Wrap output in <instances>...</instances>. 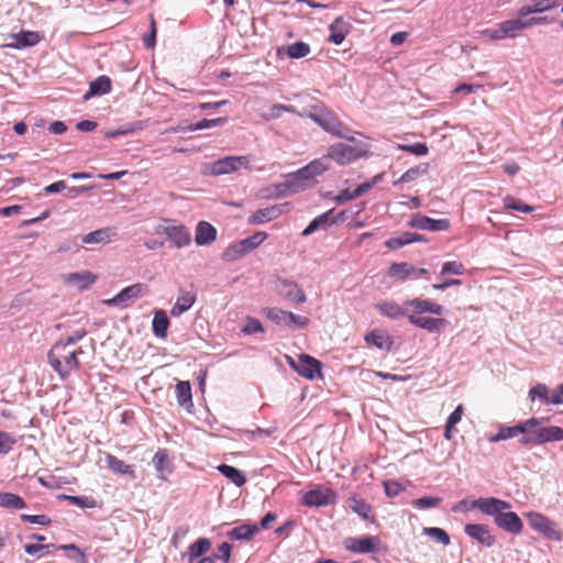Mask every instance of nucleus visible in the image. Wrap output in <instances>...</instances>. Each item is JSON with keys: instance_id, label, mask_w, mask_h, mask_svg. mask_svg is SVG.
<instances>
[{"instance_id": "obj_41", "label": "nucleus", "mask_w": 563, "mask_h": 563, "mask_svg": "<svg viewBox=\"0 0 563 563\" xmlns=\"http://www.w3.org/2000/svg\"><path fill=\"white\" fill-rule=\"evenodd\" d=\"M330 32L329 41L335 45H340L345 40L347 30L345 23L341 19H336L330 25Z\"/></svg>"}, {"instance_id": "obj_10", "label": "nucleus", "mask_w": 563, "mask_h": 563, "mask_svg": "<svg viewBox=\"0 0 563 563\" xmlns=\"http://www.w3.org/2000/svg\"><path fill=\"white\" fill-rule=\"evenodd\" d=\"M338 495L333 489L322 486L308 490L302 495V504L308 507L333 505Z\"/></svg>"}, {"instance_id": "obj_45", "label": "nucleus", "mask_w": 563, "mask_h": 563, "mask_svg": "<svg viewBox=\"0 0 563 563\" xmlns=\"http://www.w3.org/2000/svg\"><path fill=\"white\" fill-rule=\"evenodd\" d=\"M423 533L443 545L450 544V541H451L450 536L442 528H437V527L424 528Z\"/></svg>"}, {"instance_id": "obj_57", "label": "nucleus", "mask_w": 563, "mask_h": 563, "mask_svg": "<svg viewBox=\"0 0 563 563\" xmlns=\"http://www.w3.org/2000/svg\"><path fill=\"white\" fill-rule=\"evenodd\" d=\"M21 520L40 526H47L51 523V519L45 515H21Z\"/></svg>"}, {"instance_id": "obj_1", "label": "nucleus", "mask_w": 563, "mask_h": 563, "mask_svg": "<svg viewBox=\"0 0 563 563\" xmlns=\"http://www.w3.org/2000/svg\"><path fill=\"white\" fill-rule=\"evenodd\" d=\"M302 102L303 106L300 111H297L295 106L276 104L272 108L273 115H279L280 111L296 112L300 117L310 118L332 136L344 139L345 141H355L350 129L322 101L306 96L302 98Z\"/></svg>"}, {"instance_id": "obj_9", "label": "nucleus", "mask_w": 563, "mask_h": 563, "mask_svg": "<svg viewBox=\"0 0 563 563\" xmlns=\"http://www.w3.org/2000/svg\"><path fill=\"white\" fill-rule=\"evenodd\" d=\"M526 517L528 519L529 526L533 530L555 541H560L562 539V532L556 529L555 522L544 515L531 511L526 514Z\"/></svg>"}, {"instance_id": "obj_59", "label": "nucleus", "mask_w": 563, "mask_h": 563, "mask_svg": "<svg viewBox=\"0 0 563 563\" xmlns=\"http://www.w3.org/2000/svg\"><path fill=\"white\" fill-rule=\"evenodd\" d=\"M308 323H309V318L289 312L288 325H296L298 328H305L306 325H308Z\"/></svg>"}, {"instance_id": "obj_11", "label": "nucleus", "mask_w": 563, "mask_h": 563, "mask_svg": "<svg viewBox=\"0 0 563 563\" xmlns=\"http://www.w3.org/2000/svg\"><path fill=\"white\" fill-rule=\"evenodd\" d=\"M380 540L376 536H365L362 538H346L343 542L345 550L352 553H371L378 550Z\"/></svg>"}, {"instance_id": "obj_13", "label": "nucleus", "mask_w": 563, "mask_h": 563, "mask_svg": "<svg viewBox=\"0 0 563 563\" xmlns=\"http://www.w3.org/2000/svg\"><path fill=\"white\" fill-rule=\"evenodd\" d=\"M277 290L280 296L290 302L300 305L306 302L307 296L299 285L289 279L278 280Z\"/></svg>"}, {"instance_id": "obj_2", "label": "nucleus", "mask_w": 563, "mask_h": 563, "mask_svg": "<svg viewBox=\"0 0 563 563\" xmlns=\"http://www.w3.org/2000/svg\"><path fill=\"white\" fill-rule=\"evenodd\" d=\"M472 508L494 518L495 525L511 534H520L523 530V522L520 517L511 511L510 503L496 498H478L472 503Z\"/></svg>"}, {"instance_id": "obj_24", "label": "nucleus", "mask_w": 563, "mask_h": 563, "mask_svg": "<svg viewBox=\"0 0 563 563\" xmlns=\"http://www.w3.org/2000/svg\"><path fill=\"white\" fill-rule=\"evenodd\" d=\"M153 465L158 474V477L163 481L167 478V475L173 472V464L169 460L167 450H158L153 456Z\"/></svg>"}, {"instance_id": "obj_29", "label": "nucleus", "mask_w": 563, "mask_h": 563, "mask_svg": "<svg viewBox=\"0 0 563 563\" xmlns=\"http://www.w3.org/2000/svg\"><path fill=\"white\" fill-rule=\"evenodd\" d=\"M415 272V266L407 263H393L387 269V276L397 282H406Z\"/></svg>"}, {"instance_id": "obj_18", "label": "nucleus", "mask_w": 563, "mask_h": 563, "mask_svg": "<svg viewBox=\"0 0 563 563\" xmlns=\"http://www.w3.org/2000/svg\"><path fill=\"white\" fill-rule=\"evenodd\" d=\"M197 301V292L195 290L180 289L176 302L170 309L173 317H180L188 311Z\"/></svg>"}, {"instance_id": "obj_27", "label": "nucleus", "mask_w": 563, "mask_h": 563, "mask_svg": "<svg viewBox=\"0 0 563 563\" xmlns=\"http://www.w3.org/2000/svg\"><path fill=\"white\" fill-rule=\"evenodd\" d=\"M176 398L179 406L184 407L188 411H191L194 407L191 385L189 382L180 380L175 387Z\"/></svg>"}, {"instance_id": "obj_55", "label": "nucleus", "mask_w": 563, "mask_h": 563, "mask_svg": "<svg viewBox=\"0 0 563 563\" xmlns=\"http://www.w3.org/2000/svg\"><path fill=\"white\" fill-rule=\"evenodd\" d=\"M399 148L402 151H407L411 154H415L417 156L426 155L428 153V147L426 146V143H416L413 145L408 144H399Z\"/></svg>"}, {"instance_id": "obj_23", "label": "nucleus", "mask_w": 563, "mask_h": 563, "mask_svg": "<svg viewBox=\"0 0 563 563\" xmlns=\"http://www.w3.org/2000/svg\"><path fill=\"white\" fill-rule=\"evenodd\" d=\"M246 164V158L244 156H230L223 159H219L214 162L211 166V174L213 175H222L231 173L238 169L239 166Z\"/></svg>"}, {"instance_id": "obj_30", "label": "nucleus", "mask_w": 563, "mask_h": 563, "mask_svg": "<svg viewBox=\"0 0 563 563\" xmlns=\"http://www.w3.org/2000/svg\"><path fill=\"white\" fill-rule=\"evenodd\" d=\"M111 90V79L106 76H99L90 82L88 91L84 95L85 100H89L93 96H102Z\"/></svg>"}, {"instance_id": "obj_5", "label": "nucleus", "mask_w": 563, "mask_h": 563, "mask_svg": "<svg viewBox=\"0 0 563 563\" xmlns=\"http://www.w3.org/2000/svg\"><path fill=\"white\" fill-rule=\"evenodd\" d=\"M266 232H256L253 235L231 244L222 253L225 262L236 261L258 247L266 239Z\"/></svg>"}, {"instance_id": "obj_61", "label": "nucleus", "mask_w": 563, "mask_h": 563, "mask_svg": "<svg viewBox=\"0 0 563 563\" xmlns=\"http://www.w3.org/2000/svg\"><path fill=\"white\" fill-rule=\"evenodd\" d=\"M87 334V331L85 329H79L73 332L69 336H67L66 341L64 343H67L69 347H73V345L78 342L79 340L84 339Z\"/></svg>"}, {"instance_id": "obj_37", "label": "nucleus", "mask_w": 563, "mask_h": 563, "mask_svg": "<svg viewBox=\"0 0 563 563\" xmlns=\"http://www.w3.org/2000/svg\"><path fill=\"white\" fill-rule=\"evenodd\" d=\"M211 547V542L207 538H200L194 543H191L188 548L187 555L189 558V562L191 563L194 560L206 554Z\"/></svg>"}, {"instance_id": "obj_14", "label": "nucleus", "mask_w": 563, "mask_h": 563, "mask_svg": "<svg viewBox=\"0 0 563 563\" xmlns=\"http://www.w3.org/2000/svg\"><path fill=\"white\" fill-rule=\"evenodd\" d=\"M409 225L411 228H417V229H420V230H428V231H433V232H437V231H446L450 229V220L449 219H439V220H434V219H431L427 216H422V214H415L410 222H409Z\"/></svg>"}, {"instance_id": "obj_44", "label": "nucleus", "mask_w": 563, "mask_h": 563, "mask_svg": "<svg viewBox=\"0 0 563 563\" xmlns=\"http://www.w3.org/2000/svg\"><path fill=\"white\" fill-rule=\"evenodd\" d=\"M504 205L506 209L515 210L519 212H532L533 207L525 203L522 200L515 198L512 196H507L504 198Z\"/></svg>"}, {"instance_id": "obj_42", "label": "nucleus", "mask_w": 563, "mask_h": 563, "mask_svg": "<svg viewBox=\"0 0 563 563\" xmlns=\"http://www.w3.org/2000/svg\"><path fill=\"white\" fill-rule=\"evenodd\" d=\"M96 279L97 277L91 272L71 273L66 278L69 284L78 285L80 288L92 285Z\"/></svg>"}, {"instance_id": "obj_36", "label": "nucleus", "mask_w": 563, "mask_h": 563, "mask_svg": "<svg viewBox=\"0 0 563 563\" xmlns=\"http://www.w3.org/2000/svg\"><path fill=\"white\" fill-rule=\"evenodd\" d=\"M419 241H422V238L419 234L412 232H405L400 236L387 240L385 242V245L390 250H398L407 244Z\"/></svg>"}, {"instance_id": "obj_39", "label": "nucleus", "mask_w": 563, "mask_h": 563, "mask_svg": "<svg viewBox=\"0 0 563 563\" xmlns=\"http://www.w3.org/2000/svg\"><path fill=\"white\" fill-rule=\"evenodd\" d=\"M218 470L223 476L229 478L233 484H235L239 487L243 486L246 482L244 474L240 470L231 465L221 464L218 466Z\"/></svg>"}, {"instance_id": "obj_58", "label": "nucleus", "mask_w": 563, "mask_h": 563, "mask_svg": "<svg viewBox=\"0 0 563 563\" xmlns=\"http://www.w3.org/2000/svg\"><path fill=\"white\" fill-rule=\"evenodd\" d=\"M385 493L389 497L397 496L404 488L396 481H386L384 482Z\"/></svg>"}, {"instance_id": "obj_47", "label": "nucleus", "mask_w": 563, "mask_h": 563, "mask_svg": "<svg viewBox=\"0 0 563 563\" xmlns=\"http://www.w3.org/2000/svg\"><path fill=\"white\" fill-rule=\"evenodd\" d=\"M224 122L223 118H217V119H203L199 121L197 124H188L186 126H181V130L184 131H196V130H203L209 129L212 126L220 125Z\"/></svg>"}, {"instance_id": "obj_22", "label": "nucleus", "mask_w": 563, "mask_h": 563, "mask_svg": "<svg viewBox=\"0 0 563 563\" xmlns=\"http://www.w3.org/2000/svg\"><path fill=\"white\" fill-rule=\"evenodd\" d=\"M104 461L107 464V467L112 471L115 474L119 475H125L130 477L131 479L136 478L135 470L132 464H128L124 461L118 459L117 456L106 453L104 454Z\"/></svg>"}, {"instance_id": "obj_19", "label": "nucleus", "mask_w": 563, "mask_h": 563, "mask_svg": "<svg viewBox=\"0 0 563 563\" xmlns=\"http://www.w3.org/2000/svg\"><path fill=\"white\" fill-rule=\"evenodd\" d=\"M279 196H287L297 194L300 191L310 188L307 183H305L297 173H291L286 176V180L276 186Z\"/></svg>"}, {"instance_id": "obj_40", "label": "nucleus", "mask_w": 563, "mask_h": 563, "mask_svg": "<svg viewBox=\"0 0 563 563\" xmlns=\"http://www.w3.org/2000/svg\"><path fill=\"white\" fill-rule=\"evenodd\" d=\"M428 169H429V164H421V165H418L416 167H412V168H409L408 170H406L401 176L400 178H398L397 180H395L393 183L394 186H397L398 184H401V183H410V181H413L416 180L417 178H419L420 176L422 175H426L428 173Z\"/></svg>"}, {"instance_id": "obj_33", "label": "nucleus", "mask_w": 563, "mask_h": 563, "mask_svg": "<svg viewBox=\"0 0 563 563\" xmlns=\"http://www.w3.org/2000/svg\"><path fill=\"white\" fill-rule=\"evenodd\" d=\"M260 532V527L256 523H244L233 528L228 532L230 539L233 540H251Z\"/></svg>"}, {"instance_id": "obj_32", "label": "nucleus", "mask_w": 563, "mask_h": 563, "mask_svg": "<svg viewBox=\"0 0 563 563\" xmlns=\"http://www.w3.org/2000/svg\"><path fill=\"white\" fill-rule=\"evenodd\" d=\"M349 507L357 514L361 518L365 520L374 521V516L372 515V507L369 504L365 501V499L354 495L347 500Z\"/></svg>"}, {"instance_id": "obj_53", "label": "nucleus", "mask_w": 563, "mask_h": 563, "mask_svg": "<svg viewBox=\"0 0 563 563\" xmlns=\"http://www.w3.org/2000/svg\"><path fill=\"white\" fill-rule=\"evenodd\" d=\"M40 36L36 32H21L18 42L23 46H32L38 43Z\"/></svg>"}, {"instance_id": "obj_50", "label": "nucleus", "mask_w": 563, "mask_h": 563, "mask_svg": "<svg viewBox=\"0 0 563 563\" xmlns=\"http://www.w3.org/2000/svg\"><path fill=\"white\" fill-rule=\"evenodd\" d=\"M529 397L531 400L540 398L543 402L548 404L550 390L547 385L539 383L529 390Z\"/></svg>"}, {"instance_id": "obj_31", "label": "nucleus", "mask_w": 563, "mask_h": 563, "mask_svg": "<svg viewBox=\"0 0 563 563\" xmlns=\"http://www.w3.org/2000/svg\"><path fill=\"white\" fill-rule=\"evenodd\" d=\"M365 342L377 349L390 351L394 344L393 339L387 333L374 330L365 335Z\"/></svg>"}, {"instance_id": "obj_51", "label": "nucleus", "mask_w": 563, "mask_h": 563, "mask_svg": "<svg viewBox=\"0 0 563 563\" xmlns=\"http://www.w3.org/2000/svg\"><path fill=\"white\" fill-rule=\"evenodd\" d=\"M245 335H251L260 332H264V328L258 319L247 318L246 323L241 330Z\"/></svg>"}, {"instance_id": "obj_34", "label": "nucleus", "mask_w": 563, "mask_h": 563, "mask_svg": "<svg viewBox=\"0 0 563 563\" xmlns=\"http://www.w3.org/2000/svg\"><path fill=\"white\" fill-rule=\"evenodd\" d=\"M169 319L164 310H157L152 321L153 333L158 338H166Z\"/></svg>"}, {"instance_id": "obj_7", "label": "nucleus", "mask_w": 563, "mask_h": 563, "mask_svg": "<svg viewBox=\"0 0 563 563\" xmlns=\"http://www.w3.org/2000/svg\"><path fill=\"white\" fill-rule=\"evenodd\" d=\"M289 366L296 371L301 377L313 380L317 376L321 377L322 364L319 360L308 355L300 354L297 360L287 357Z\"/></svg>"}, {"instance_id": "obj_63", "label": "nucleus", "mask_w": 563, "mask_h": 563, "mask_svg": "<svg viewBox=\"0 0 563 563\" xmlns=\"http://www.w3.org/2000/svg\"><path fill=\"white\" fill-rule=\"evenodd\" d=\"M532 2L537 3V10H540V12L555 8L559 4V0H532Z\"/></svg>"}, {"instance_id": "obj_12", "label": "nucleus", "mask_w": 563, "mask_h": 563, "mask_svg": "<svg viewBox=\"0 0 563 563\" xmlns=\"http://www.w3.org/2000/svg\"><path fill=\"white\" fill-rule=\"evenodd\" d=\"M376 309L384 317L389 319H399L406 317L409 320L410 305L409 299L405 300L404 305H399L395 300H382L376 303Z\"/></svg>"}, {"instance_id": "obj_3", "label": "nucleus", "mask_w": 563, "mask_h": 563, "mask_svg": "<svg viewBox=\"0 0 563 563\" xmlns=\"http://www.w3.org/2000/svg\"><path fill=\"white\" fill-rule=\"evenodd\" d=\"M409 305L411 307L409 322L412 325L427 330L431 333H440L444 327L449 324L446 319L422 316L423 313L441 316L444 311V307L442 305L419 297L409 299Z\"/></svg>"}, {"instance_id": "obj_4", "label": "nucleus", "mask_w": 563, "mask_h": 563, "mask_svg": "<svg viewBox=\"0 0 563 563\" xmlns=\"http://www.w3.org/2000/svg\"><path fill=\"white\" fill-rule=\"evenodd\" d=\"M81 353V347H69L64 341H58L48 352V362L62 378H66L73 371L79 368L78 354Z\"/></svg>"}, {"instance_id": "obj_17", "label": "nucleus", "mask_w": 563, "mask_h": 563, "mask_svg": "<svg viewBox=\"0 0 563 563\" xmlns=\"http://www.w3.org/2000/svg\"><path fill=\"white\" fill-rule=\"evenodd\" d=\"M148 292V286L143 283H136L123 288L115 297L107 300L108 305H120L129 300H135Z\"/></svg>"}, {"instance_id": "obj_60", "label": "nucleus", "mask_w": 563, "mask_h": 563, "mask_svg": "<svg viewBox=\"0 0 563 563\" xmlns=\"http://www.w3.org/2000/svg\"><path fill=\"white\" fill-rule=\"evenodd\" d=\"M232 545L228 542H223L218 547L219 558L223 560V562L228 563L231 559Z\"/></svg>"}, {"instance_id": "obj_25", "label": "nucleus", "mask_w": 563, "mask_h": 563, "mask_svg": "<svg viewBox=\"0 0 563 563\" xmlns=\"http://www.w3.org/2000/svg\"><path fill=\"white\" fill-rule=\"evenodd\" d=\"M534 442L543 444L547 442L562 441L563 440V428L556 426H550L537 429L534 431Z\"/></svg>"}, {"instance_id": "obj_26", "label": "nucleus", "mask_w": 563, "mask_h": 563, "mask_svg": "<svg viewBox=\"0 0 563 563\" xmlns=\"http://www.w3.org/2000/svg\"><path fill=\"white\" fill-rule=\"evenodd\" d=\"M115 235L117 233L114 229L108 227L85 234L81 238V241L85 244H106L109 243Z\"/></svg>"}, {"instance_id": "obj_6", "label": "nucleus", "mask_w": 563, "mask_h": 563, "mask_svg": "<svg viewBox=\"0 0 563 563\" xmlns=\"http://www.w3.org/2000/svg\"><path fill=\"white\" fill-rule=\"evenodd\" d=\"M329 157L340 165L350 164L361 157L368 155V148L365 146H354L347 143H334L329 150Z\"/></svg>"}, {"instance_id": "obj_56", "label": "nucleus", "mask_w": 563, "mask_h": 563, "mask_svg": "<svg viewBox=\"0 0 563 563\" xmlns=\"http://www.w3.org/2000/svg\"><path fill=\"white\" fill-rule=\"evenodd\" d=\"M515 437H517V434H516L514 427H503L499 429L497 434L490 439V441L498 442V441L508 440V439H511Z\"/></svg>"}, {"instance_id": "obj_20", "label": "nucleus", "mask_w": 563, "mask_h": 563, "mask_svg": "<svg viewBox=\"0 0 563 563\" xmlns=\"http://www.w3.org/2000/svg\"><path fill=\"white\" fill-rule=\"evenodd\" d=\"M328 166L321 159H314L305 167L298 169L296 173L309 187L314 185V178L323 174Z\"/></svg>"}, {"instance_id": "obj_49", "label": "nucleus", "mask_w": 563, "mask_h": 563, "mask_svg": "<svg viewBox=\"0 0 563 563\" xmlns=\"http://www.w3.org/2000/svg\"><path fill=\"white\" fill-rule=\"evenodd\" d=\"M465 272V267L462 263L456 261L445 262L442 265L441 275H463Z\"/></svg>"}, {"instance_id": "obj_46", "label": "nucleus", "mask_w": 563, "mask_h": 563, "mask_svg": "<svg viewBox=\"0 0 563 563\" xmlns=\"http://www.w3.org/2000/svg\"><path fill=\"white\" fill-rule=\"evenodd\" d=\"M267 319L277 323L288 325L289 311H285L278 308H267L264 311Z\"/></svg>"}, {"instance_id": "obj_21", "label": "nucleus", "mask_w": 563, "mask_h": 563, "mask_svg": "<svg viewBox=\"0 0 563 563\" xmlns=\"http://www.w3.org/2000/svg\"><path fill=\"white\" fill-rule=\"evenodd\" d=\"M284 210L285 205H275L260 209L250 217L249 222L252 224H264L280 217Z\"/></svg>"}, {"instance_id": "obj_48", "label": "nucleus", "mask_w": 563, "mask_h": 563, "mask_svg": "<svg viewBox=\"0 0 563 563\" xmlns=\"http://www.w3.org/2000/svg\"><path fill=\"white\" fill-rule=\"evenodd\" d=\"M383 179V175L382 174H378L376 176L373 177V179L371 181H366V183H363L361 185H358L352 192H351V196L350 198H358L361 197L362 195L366 194L367 191H369L375 185H377L380 180Z\"/></svg>"}, {"instance_id": "obj_35", "label": "nucleus", "mask_w": 563, "mask_h": 563, "mask_svg": "<svg viewBox=\"0 0 563 563\" xmlns=\"http://www.w3.org/2000/svg\"><path fill=\"white\" fill-rule=\"evenodd\" d=\"M24 499L13 493L0 492V507L11 510H19L25 508Z\"/></svg>"}, {"instance_id": "obj_16", "label": "nucleus", "mask_w": 563, "mask_h": 563, "mask_svg": "<svg viewBox=\"0 0 563 563\" xmlns=\"http://www.w3.org/2000/svg\"><path fill=\"white\" fill-rule=\"evenodd\" d=\"M163 233L178 249L188 246L191 243L190 232L183 224H172L164 227Z\"/></svg>"}, {"instance_id": "obj_15", "label": "nucleus", "mask_w": 563, "mask_h": 563, "mask_svg": "<svg viewBox=\"0 0 563 563\" xmlns=\"http://www.w3.org/2000/svg\"><path fill=\"white\" fill-rule=\"evenodd\" d=\"M465 533L477 541L479 544L490 548L495 544L496 539L492 534L489 528L482 523H467L464 527Z\"/></svg>"}, {"instance_id": "obj_43", "label": "nucleus", "mask_w": 563, "mask_h": 563, "mask_svg": "<svg viewBox=\"0 0 563 563\" xmlns=\"http://www.w3.org/2000/svg\"><path fill=\"white\" fill-rule=\"evenodd\" d=\"M464 412L463 405H459L455 410L449 416L445 424L444 437L446 440H451L453 434L452 430L461 421Z\"/></svg>"}, {"instance_id": "obj_54", "label": "nucleus", "mask_w": 563, "mask_h": 563, "mask_svg": "<svg viewBox=\"0 0 563 563\" xmlns=\"http://www.w3.org/2000/svg\"><path fill=\"white\" fill-rule=\"evenodd\" d=\"M441 503V498L426 496L413 500V505L418 508H431L437 507Z\"/></svg>"}, {"instance_id": "obj_64", "label": "nucleus", "mask_w": 563, "mask_h": 563, "mask_svg": "<svg viewBox=\"0 0 563 563\" xmlns=\"http://www.w3.org/2000/svg\"><path fill=\"white\" fill-rule=\"evenodd\" d=\"M66 188V183L64 180H58V181H55L48 186L45 187V192L46 194H57V192H60L62 190H64Z\"/></svg>"}, {"instance_id": "obj_52", "label": "nucleus", "mask_w": 563, "mask_h": 563, "mask_svg": "<svg viewBox=\"0 0 563 563\" xmlns=\"http://www.w3.org/2000/svg\"><path fill=\"white\" fill-rule=\"evenodd\" d=\"M15 443L16 440L13 435L8 432L0 431V454L9 453Z\"/></svg>"}, {"instance_id": "obj_8", "label": "nucleus", "mask_w": 563, "mask_h": 563, "mask_svg": "<svg viewBox=\"0 0 563 563\" xmlns=\"http://www.w3.org/2000/svg\"><path fill=\"white\" fill-rule=\"evenodd\" d=\"M525 29H527L525 19L517 18L499 23L496 29L485 30L483 35L492 41L512 38Z\"/></svg>"}, {"instance_id": "obj_62", "label": "nucleus", "mask_w": 563, "mask_h": 563, "mask_svg": "<svg viewBox=\"0 0 563 563\" xmlns=\"http://www.w3.org/2000/svg\"><path fill=\"white\" fill-rule=\"evenodd\" d=\"M155 38H156V29H155V22L152 20L151 22V33L145 35L143 38L144 46L146 48H153L155 45Z\"/></svg>"}, {"instance_id": "obj_28", "label": "nucleus", "mask_w": 563, "mask_h": 563, "mask_svg": "<svg viewBox=\"0 0 563 563\" xmlns=\"http://www.w3.org/2000/svg\"><path fill=\"white\" fill-rule=\"evenodd\" d=\"M217 238V230L210 223L200 221L196 228L195 241L198 245H208Z\"/></svg>"}, {"instance_id": "obj_38", "label": "nucleus", "mask_w": 563, "mask_h": 563, "mask_svg": "<svg viewBox=\"0 0 563 563\" xmlns=\"http://www.w3.org/2000/svg\"><path fill=\"white\" fill-rule=\"evenodd\" d=\"M284 49L286 51L288 57L295 59L306 57L311 51L309 44L305 42H296L288 45L287 47L278 48V55H280Z\"/></svg>"}]
</instances>
